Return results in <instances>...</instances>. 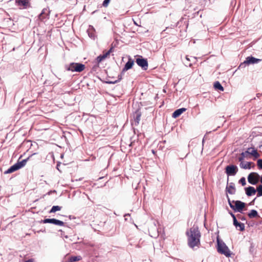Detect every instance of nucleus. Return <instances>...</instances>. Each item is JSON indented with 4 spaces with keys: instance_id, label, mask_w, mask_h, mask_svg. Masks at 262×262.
<instances>
[{
    "instance_id": "nucleus-1",
    "label": "nucleus",
    "mask_w": 262,
    "mask_h": 262,
    "mask_svg": "<svg viewBox=\"0 0 262 262\" xmlns=\"http://www.w3.org/2000/svg\"><path fill=\"white\" fill-rule=\"evenodd\" d=\"M187 236V243L188 246L191 248L194 247H199L200 245L201 233L197 226H193L190 228L189 231L186 233Z\"/></svg>"
},
{
    "instance_id": "nucleus-2",
    "label": "nucleus",
    "mask_w": 262,
    "mask_h": 262,
    "mask_svg": "<svg viewBox=\"0 0 262 262\" xmlns=\"http://www.w3.org/2000/svg\"><path fill=\"white\" fill-rule=\"evenodd\" d=\"M35 154H36L35 153V154L30 156L29 157H28L27 158L21 161H18L16 163H15L14 165H13L12 166H11L9 168H8L6 171H5L4 172V173L5 174L11 173L12 172H13L20 169L22 167H24L26 165L27 161H29L30 160V159L33 155H34Z\"/></svg>"
},
{
    "instance_id": "nucleus-3",
    "label": "nucleus",
    "mask_w": 262,
    "mask_h": 262,
    "mask_svg": "<svg viewBox=\"0 0 262 262\" xmlns=\"http://www.w3.org/2000/svg\"><path fill=\"white\" fill-rule=\"evenodd\" d=\"M228 204L231 209H232L235 212H238L242 213L244 208L246 206V203L241 201H231L229 198L228 195H227Z\"/></svg>"
},
{
    "instance_id": "nucleus-4",
    "label": "nucleus",
    "mask_w": 262,
    "mask_h": 262,
    "mask_svg": "<svg viewBox=\"0 0 262 262\" xmlns=\"http://www.w3.org/2000/svg\"><path fill=\"white\" fill-rule=\"evenodd\" d=\"M217 250L219 253L228 257H230L232 254L226 244L219 237L217 238Z\"/></svg>"
},
{
    "instance_id": "nucleus-5",
    "label": "nucleus",
    "mask_w": 262,
    "mask_h": 262,
    "mask_svg": "<svg viewBox=\"0 0 262 262\" xmlns=\"http://www.w3.org/2000/svg\"><path fill=\"white\" fill-rule=\"evenodd\" d=\"M134 64V61L130 57H129L128 61L125 63V66L123 68L120 74L118 76V79L115 81H107L106 82L109 84H115L119 82L122 79V76L124 74V73L126 71L130 69L133 67Z\"/></svg>"
},
{
    "instance_id": "nucleus-6",
    "label": "nucleus",
    "mask_w": 262,
    "mask_h": 262,
    "mask_svg": "<svg viewBox=\"0 0 262 262\" xmlns=\"http://www.w3.org/2000/svg\"><path fill=\"white\" fill-rule=\"evenodd\" d=\"M85 69V65L81 63L72 62L66 66V70L72 72H81Z\"/></svg>"
},
{
    "instance_id": "nucleus-7",
    "label": "nucleus",
    "mask_w": 262,
    "mask_h": 262,
    "mask_svg": "<svg viewBox=\"0 0 262 262\" xmlns=\"http://www.w3.org/2000/svg\"><path fill=\"white\" fill-rule=\"evenodd\" d=\"M237 166L233 164L227 165L225 168V172L228 176H234L238 171Z\"/></svg>"
},
{
    "instance_id": "nucleus-8",
    "label": "nucleus",
    "mask_w": 262,
    "mask_h": 262,
    "mask_svg": "<svg viewBox=\"0 0 262 262\" xmlns=\"http://www.w3.org/2000/svg\"><path fill=\"white\" fill-rule=\"evenodd\" d=\"M260 176L257 172H251L248 176V182L252 185H256L259 181Z\"/></svg>"
},
{
    "instance_id": "nucleus-9",
    "label": "nucleus",
    "mask_w": 262,
    "mask_h": 262,
    "mask_svg": "<svg viewBox=\"0 0 262 262\" xmlns=\"http://www.w3.org/2000/svg\"><path fill=\"white\" fill-rule=\"evenodd\" d=\"M41 223L44 224L50 223L59 226H63L64 225V223L61 221L57 220L56 219H45L41 221Z\"/></svg>"
},
{
    "instance_id": "nucleus-10",
    "label": "nucleus",
    "mask_w": 262,
    "mask_h": 262,
    "mask_svg": "<svg viewBox=\"0 0 262 262\" xmlns=\"http://www.w3.org/2000/svg\"><path fill=\"white\" fill-rule=\"evenodd\" d=\"M136 62L144 70L147 69L148 62L146 59L143 58L142 56H140L138 58H136Z\"/></svg>"
},
{
    "instance_id": "nucleus-11",
    "label": "nucleus",
    "mask_w": 262,
    "mask_h": 262,
    "mask_svg": "<svg viewBox=\"0 0 262 262\" xmlns=\"http://www.w3.org/2000/svg\"><path fill=\"white\" fill-rule=\"evenodd\" d=\"M246 152L248 155H250L254 157L255 159L258 158L260 155L257 152V150L255 149L253 147H249L246 150Z\"/></svg>"
},
{
    "instance_id": "nucleus-12",
    "label": "nucleus",
    "mask_w": 262,
    "mask_h": 262,
    "mask_svg": "<svg viewBox=\"0 0 262 262\" xmlns=\"http://www.w3.org/2000/svg\"><path fill=\"white\" fill-rule=\"evenodd\" d=\"M246 194L247 196H250L255 194L256 192V189L252 186H248L245 188Z\"/></svg>"
},
{
    "instance_id": "nucleus-13",
    "label": "nucleus",
    "mask_w": 262,
    "mask_h": 262,
    "mask_svg": "<svg viewBox=\"0 0 262 262\" xmlns=\"http://www.w3.org/2000/svg\"><path fill=\"white\" fill-rule=\"evenodd\" d=\"M246 62L248 63V65L250 64H255L259 62L261 60L260 59H258L255 58L253 56H248L246 58Z\"/></svg>"
},
{
    "instance_id": "nucleus-14",
    "label": "nucleus",
    "mask_w": 262,
    "mask_h": 262,
    "mask_svg": "<svg viewBox=\"0 0 262 262\" xmlns=\"http://www.w3.org/2000/svg\"><path fill=\"white\" fill-rule=\"evenodd\" d=\"M233 225L235 227L236 229L241 231L245 230V226L244 223H239L237 221V219L233 222Z\"/></svg>"
},
{
    "instance_id": "nucleus-15",
    "label": "nucleus",
    "mask_w": 262,
    "mask_h": 262,
    "mask_svg": "<svg viewBox=\"0 0 262 262\" xmlns=\"http://www.w3.org/2000/svg\"><path fill=\"white\" fill-rule=\"evenodd\" d=\"M226 191L230 194H234L235 193L236 189L233 183H230L226 188Z\"/></svg>"
},
{
    "instance_id": "nucleus-16",
    "label": "nucleus",
    "mask_w": 262,
    "mask_h": 262,
    "mask_svg": "<svg viewBox=\"0 0 262 262\" xmlns=\"http://www.w3.org/2000/svg\"><path fill=\"white\" fill-rule=\"evenodd\" d=\"M186 110V108L183 107L177 109L172 113V117L174 118H177L179 117L183 112H185Z\"/></svg>"
},
{
    "instance_id": "nucleus-17",
    "label": "nucleus",
    "mask_w": 262,
    "mask_h": 262,
    "mask_svg": "<svg viewBox=\"0 0 262 262\" xmlns=\"http://www.w3.org/2000/svg\"><path fill=\"white\" fill-rule=\"evenodd\" d=\"M89 36L92 39H94L95 38V30L93 26L90 25L87 30Z\"/></svg>"
},
{
    "instance_id": "nucleus-18",
    "label": "nucleus",
    "mask_w": 262,
    "mask_h": 262,
    "mask_svg": "<svg viewBox=\"0 0 262 262\" xmlns=\"http://www.w3.org/2000/svg\"><path fill=\"white\" fill-rule=\"evenodd\" d=\"M49 10L47 9H43L42 10L41 13L38 15V18L40 20H43L44 19L47 18L48 15Z\"/></svg>"
},
{
    "instance_id": "nucleus-19",
    "label": "nucleus",
    "mask_w": 262,
    "mask_h": 262,
    "mask_svg": "<svg viewBox=\"0 0 262 262\" xmlns=\"http://www.w3.org/2000/svg\"><path fill=\"white\" fill-rule=\"evenodd\" d=\"M249 218L253 219L255 217H259L258 212L256 210L252 209L248 213Z\"/></svg>"
},
{
    "instance_id": "nucleus-20",
    "label": "nucleus",
    "mask_w": 262,
    "mask_h": 262,
    "mask_svg": "<svg viewBox=\"0 0 262 262\" xmlns=\"http://www.w3.org/2000/svg\"><path fill=\"white\" fill-rule=\"evenodd\" d=\"M82 259V257L80 255L78 256H71L69 257L67 260L68 262H74L79 261Z\"/></svg>"
},
{
    "instance_id": "nucleus-21",
    "label": "nucleus",
    "mask_w": 262,
    "mask_h": 262,
    "mask_svg": "<svg viewBox=\"0 0 262 262\" xmlns=\"http://www.w3.org/2000/svg\"><path fill=\"white\" fill-rule=\"evenodd\" d=\"M30 0H15L16 3L19 6H22L26 7L29 3Z\"/></svg>"
},
{
    "instance_id": "nucleus-22",
    "label": "nucleus",
    "mask_w": 262,
    "mask_h": 262,
    "mask_svg": "<svg viewBox=\"0 0 262 262\" xmlns=\"http://www.w3.org/2000/svg\"><path fill=\"white\" fill-rule=\"evenodd\" d=\"M252 164H253V163L251 162H247V163L245 164H244L243 162H241L239 166H240L241 168H242L250 169H251V165Z\"/></svg>"
},
{
    "instance_id": "nucleus-23",
    "label": "nucleus",
    "mask_w": 262,
    "mask_h": 262,
    "mask_svg": "<svg viewBox=\"0 0 262 262\" xmlns=\"http://www.w3.org/2000/svg\"><path fill=\"white\" fill-rule=\"evenodd\" d=\"M213 86L215 90H220L221 91H224V88L223 87V86L221 85V84L219 81H215L214 83Z\"/></svg>"
},
{
    "instance_id": "nucleus-24",
    "label": "nucleus",
    "mask_w": 262,
    "mask_h": 262,
    "mask_svg": "<svg viewBox=\"0 0 262 262\" xmlns=\"http://www.w3.org/2000/svg\"><path fill=\"white\" fill-rule=\"evenodd\" d=\"M141 116V112H139V111L137 110L135 112V115L134 116V119L135 122H136L137 123H139L140 120V117Z\"/></svg>"
},
{
    "instance_id": "nucleus-25",
    "label": "nucleus",
    "mask_w": 262,
    "mask_h": 262,
    "mask_svg": "<svg viewBox=\"0 0 262 262\" xmlns=\"http://www.w3.org/2000/svg\"><path fill=\"white\" fill-rule=\"evenodd\" d=\"M61 209V207L59 206H53L50 211V213H54L57 211H59Z\"/></svg>"
},
{
    "instance_id": "nucleus-26",
    "label": "nucleus",
    "mask_w": 262,
    "mask_h": 262,
    "mask_svg": "<svg viewBox=\"0 0 262 262\" xmlns=\"http://www.w3.org/2000/svg\"><path fill=\"white\" fill-rule=\"evenodd\" d=\"M257 192V196L259 197L262 196V185H259L256 189Z\"/></svg>"
},
{
    "instance_id": "nucleus-27",
    "label": "nucleus",
    "mask_w": 262,
    "mask_h": 262,
    "mask_svg": "<svg viewBox=\"0 0 262 262\" xmlns=\"http://www.w3.org/2000/svg\"><path fill=\"white\" fill-rule=\"evenodd\" d=\"M247 155H248V154H247V152H246V151L245 152H242L240 156L238 159V161L239 162H243L244 159L246 158V157Z\"/></svg>"
},
{
    "instance_id": "nucleus-28",
    "label": "nucleus",
    "mask_w": 262,
    "mask_h": 262,
    "mask_svg": "<svg viewBox=\"0 0 262 262\" xmlns=\"http://www.w3.org/2000/svg\"><path fill=\"white\" fill-rule=\"evenodd\" d=\"M105 58V56H103V55H100L99 56H98L97 58H96V61L98 63H100V62H101L103 59H104Z\"/></svg>"
},
{
    "instance_id": "nucleus-29",
    "label": "nucleus",
    "mask_w": 262,
    "mask_h": 262,
    "mask_svg": "<svg viewBox=\"0 0 262 262\" xmlns=\"http://www.w3.org/2000/svg\"><path fill=\"white\" fill-rule=\"evenodd\" d=\"M239 183L241 184L242 186H245L246 184V179L245 177H242L238 181Z\"/></svg>"
},
{
    "instance_id": "nucleus-30",
    "label": "nucleus",
    "mask_w": 262,
    "mask_h": 262,
    "mask_svg": "<svg viewBox=\"0 0 262 262\" xmlns=\"http://www.w3.org/2000/svg\"><path fill=\"white\" fill-rule=\"evenodd\" d=\"M257 165L259 169H262V159H258L257 161Z\"/></svg>"
},
{
    "instance_id": "nucleus-31",
    "label": "nucleus",
    "mask_w": 262,
    "mask_h": 262,
    "mask_svg": "<svg viewBox=\"0 0 262 262\" xmlns=\"http://www.w3.org/2000/svg\"><path fill=\"white\" fill-rule=\"evenodd\" d=\"M248 63L246 62V60H245L243 62L241 63L238 67L239 69L244 68Z\"/></svg>"
},
{
    "instance_id": "nucleus-32",
    "label": "nucleus",
    "mask_w": 262,
    "mask_h": 262,
    "mask_svg": "<svg viewBox=\"0 0 262 262\" xmlns=\"http://www.w3.org/2000/svg\"><path fill=\"white\" fill-rule=\"evenodd\" d=\"M111 0H104L102 3V5L104 7H107L110 2Z\"/></svg>"
},
{
    "instance_id": "nucleus-33",
    "label": "nucleus",
    "mask_w": 262,
    "mask_h": 262,
    "mask_svg": "<svg viewBox=\"0 0 262 262\" xmlns=\"http://www.w3.org/2000/svg\"><path fill=\"white\" fill-rule=\"evenodd\" d=\"M237 217L238 218V220H240L241 221L246 220V217L240 214L237 215Z\"/></svg>"
},
{
    "instance_id": "nucleus-34",
    "label": "nucleus",
    "mask_w": 262,
    "mask_h": 262,
    "mask_svg": "<svg viewBox=\"0 0 262 262\" xmlns=\"http://www.w3.org/2000/svg\"><path fill=\"white\" fill-rule=\"evenodd\" d=\"M186 59L188 61H192L193 60V61H194L196 59L195 57H190V58L188 57V56L187 55L186 56V57H185Z\"/></svg>"
},
{
    "instance_id": "nucleus-35",
    "label": "nucleus",
    "mask_w": 262,
    "mask_h": 262,
    "mask_svg": "<svg viewBox=\"0 0 262 262\" xmlns=\"http://www.w3.org/2000/svg\"><path fill=\"white\" fill-rule=\"evenodd\" d=\"M229 213L233 219V222L237 219L236 216L231 211H230Z\"/></svg>"
},
{
    "instance_id": "nucleus-36",
    "label": "nucleus",
    "mask_w": 262,
    "mask_h": 262,
    "mask_svg": "<svg viewBox=\"0 0 262 262\" xmlns=\"http://www.w3.org/2000/svg\"><path fill=\"white\" fill-rule=\"evenodd\" d=\"M110 54V53H109V52H106V53H104L103 54V56H105V58L107 57L108 55H109Z\"/></svg>"
},
{
    "instance_id": "nucleus-37",
    "label": "nucleus",
    "mask_w": 262,
    "mask_h": 262,
    "mask_svg": "<svg viewBox=\"0 0 262 262\" xmlns=\"http://www.w3.org/2000/svg\"><path fill=\"white\" fill-rule=\"evenodd\" d=\"M25 262H34V259L33 258H30L28 260H26Z\"/></svg>"
},
{
    "instance_id": "nucleus-38",
    "label": "nucleus",
    "mask_w": 262,
    "mask_h": 262,
    "mask_svg": "<svg viewBox=\"0 0 262 262\" xmlns=\"http://www.w3.org/2000/svg\"><path fill=\"white\" fill-rule=\"evenodd\" d=\"M113 47H112L107 52H109L110 53H112L113 51Z\"/></svg>"
},
{
    "instance_id": "nucleus-39",
    "label": "nucleus",
    "mask_w": 262,
    "mask_h": 262,
    "mask_svg": "<svg viewBox=\"0 0 262 262\" xmlns=\"http://www.w3.org/2000/svg\"><path fill=\"white\" fill-rule=\"evenodd\" d=\"M186 64H188V66H189V67H191V66H192V64H191V63H186Z\"/></svg>"
},
{
    "instance_id": "nucleus-40",
    "label": "nucleus",
    "mask_w": 262,
    "mask_h": 262,
    "mask_svg": "<svg viewBox=\"0 0 262 262\" xmlns=\"http://www.w3.org/2000/svg\"><path fill=\"white\" fill-rule=\"evenodd\" d=\"M260 182L262 184V175L261 176H260Z\"/></svg>"
},
{
    "instance_id": "nucleus-41",
    "label": "nucleus",
    "mask_w": 262,
    "mask_h": 262,
    "mask_svg": "<svg viewBox=\"0 0 262 262\" xmlns=\"http://www.w3.org/2000/svg\"><path fill=\"white\" fill-rule=\"evenodd\" d=\"M152 154H155V151L153 149L152 150Z\"/></svg>"
},
{
    "instance_id": "nucleus-42",
    "label": "nucleus",
    "mask_w": 262,
    "mask_h": 262,
    "mask_svg": "<svg viewBox=\"0 0 262 262\" xmlns=\"http://www.w3.org/2000/svg\"><path fill=\"white\" fill-rule=\"evenodd\" d=\"M128 215L129 216L130 215L129 214H128H128H126L124 215V216H128Z\"/></svg>"
},
{
    "instance_id": "nucleus-43",
    "label": "nucleus",
    "mask_w": 262,
    "mask_h": 262,
    "mask_svg": "<svg viewBox=\"0 0 262 262\" xmlns=\"http://www.w3.org/2000/svg\"><path fill=\"white\" fill-rule=\"evenodd\" d=\"M132 146V143H130V144H129V146Z\"/></svg>"
},
{
    "instance_id": "nucleus-44",
    "label": "nucleus",
    "mask_w": 262,
    "mask_h": 262,
    "mask_svg": "<svg viewBox=\"0 0 262 262\" xmlns=\"http://www.w3.org/2000/svg\"><path fill=\"white\" fill-rule=\"evenodd\" d=\"M262 147V144L259 146V147Z\"/></svg>"
},
{
    "instance_id": "nucleus-45",
    "label": "nucleus",
    "mask_w": 262,
    "mask_h": 262,
    "mask_svg": "<svg viewBox=\"0 0 262 262\" xmlns=\"http://www.w3.org/2000/svg\"><path fill=\"white\" fill-rule=\"evenodd\" d=\"M116 81V80H115L114 81ZM113 81V80H112V81Z\"/></svg>"
}]
</instances>
